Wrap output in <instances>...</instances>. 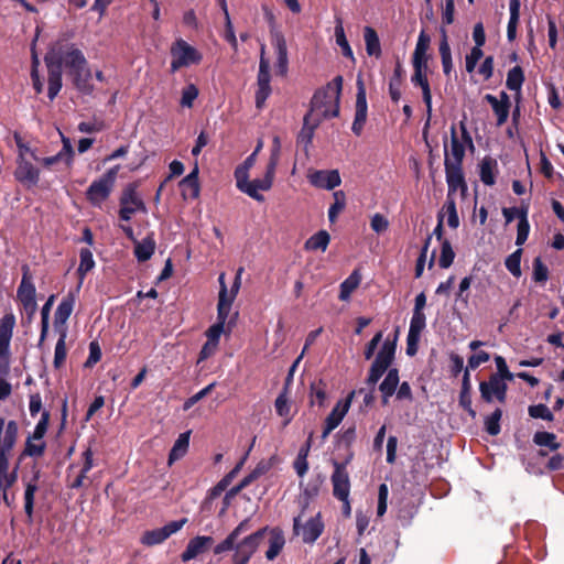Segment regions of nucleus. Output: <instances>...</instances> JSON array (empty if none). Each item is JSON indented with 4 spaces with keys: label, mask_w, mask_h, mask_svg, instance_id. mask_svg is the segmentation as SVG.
Instances as JSON below:
<instances>
[{
    "label": "nucleus",
    "mask_w": 564,
    "mask_h": 564,
    "mask_svg": "<svg viewBox=\"0 0 564 564\" xmlns=\"http://www.w3.org/2000/svg\"><path fill=\"white\" fill-rule=\"evenodd\" d=\"M341 88L343 78L337 76L315 93L311 110L304 118V130L307 129L312 133L323 119L336 117L339 113Z\"/></svg>",
    "instance_id": "obj_1"
},
{
    "label": "nucleus",
    "mask_w": 564,
    "mask_h": 564,
    "mask_svg": "<svg viewBox=\"0 0 564 564\" xmlns=\"http://www.w3.org/2000/svg\"><path fill=\"white\" fill-rule=\"evenodd\" d=\"M250 520L245 519L241 521L229 535L214 549L215 554H220L227 551H234V564H247L253 553L257 551L264 530H259L254 533L241 536L250 530Z\"/></svg>",
    "instance_id": "obj_2"
},
{
    "label": "nucleus",
    "mask_w": 564,
    "mask_h": 564,
    "mask_svg": "<svg viewBox=\"0 0 564 564\" xmlns=\"http://www.w3.org/2000/svg\"><path fill=\"white\" fill-rule=\"evenodd\" d=\"M63 64L69 68V75L75 88L82 95L91 96L96 87L93 72L88 67L84 54L75 46L67 44H63Z\"/></svg>",
    "instance_id": "obj_3"
},
{
    "label": "nucleus",
    "mask_w": 564,
    "mask_h": 564,
    "mask_svg": "<svg viewBox=\"0 0 564 564\" xmlns=\"http://www.w3.org/2000/svg\"><path fill=\"white\" fill-rule=\"evenodd\" d=\"M301 511L293 521L294 534L304 543H314L324 531L321 511L310 506L308 496L300 498Z\"/></svg>",
    "instance_id": "obj_4"
},
{
    "label": "nucleus",
    "mask_w": 564,
    "mask_h": 564,
    "mask_svg": "<svg viewBox=\"0 0 564 564\" xmlns=\"http://www.w3.org/2000/svg\"><path fill=\"white\" fill-rule=\"evenodd\" d=\"M18 434L19 427L15 421L6 423L4 419L0 417V471H11L10 458Z\"/></svg>",
    "instance_id": "obj_5"
},
{
    "label": "nucleus",
    "mask_w": 564,
    "mask_h": 564,
    "mask_svg": "<svg viewBox=\"0 0 564 564\" xmlns=\"http://www.w3.org/2000/svg\"><path fill=\"white\" fill-rule=\"evenodd\" d=\"M170 53L172 72L199 64L203 58L202 54L183 39H177L171 45Z\"/></svg>",
    "instance_id": "obj_6"
},
{
    "label": "nucleus",
    "mask_w": 564,
    "mask_h": 564,
    "mask_svg": "<svg viewBox=\"0 0 564 564\" xmlns=\"http://www.w3.org/2000/svg\"><path fill=\"white\" fill-rule=\"evenodd\" d=\"M119 172V165L108 170L102 176L94 181L87 189L88 200L100 206L110 195Z\"/></svg>",
    "instance_id": "obj_7"
},
{
    "label": "nucleus",
    "mask_w": 564,
    "mask_h": 564,
    "mask_svg": "<svg viewBox=\"0 0 564 564\" xmlns=\"http://www.w3.org/2000/svg\"><path fill=\"white\" fill-rule=\"evenodd\" d=\"M63 57L64 53L62 43L53 45L45 56V62L50 69L48 97L51 99L55 98L62 88L61 64L63 63Z\"/></svg>",
    "instance_id": "obj_8"
},
{
    "label": "nucleus",
    "mask_w": 564,
    "mask_h": 564,
    "mask_svg": "<svg viewBox=\"0 0 564 564\" xmlns=\"http://www.w3.org/2000/svg\"><path fill=\"white\" fill-rule=\"evenodd\" d=\"M275 171L267 166L265 173L262 177L249 180V176L236 181L237 188L256 199L257 202H263L264 196L261 192H267L272 187Z\"/></svg>",
    "instance_id": "obj_9"
},
{
    "label": "nucleus",
    "mask_w": 564,
    "mask_h": 564,
    "mask_svg": "<svg viewBox=\"0 0 564 564\" xmlns=\"http://www.w3.org/2000/svg\"><path fill=\"white\" fill-rule=\"evenodd\" d=\"M140 213H147L145 205L134 186L130 185L124 188L120 198V218L122 220H130L134 215Z\"/></svg>",
    "instance_id": "obj_10"
},
{
    "label": "nucleus",
    "mask_w": 564,
    "mask_h": 564,
    "mask_svg": "<svg viewBox=\"0 0 564 564\" xmlns=\"http://www.w3.org/2000/svg\"><path fill=\"white\" fill-rule=\"evenodd\" d=\"M270 63L269 59L265 57V51L264 46L261 47V55H260V64H259V73L257 78V85L258 89L256 93V106L257 108H262L265 100L271 94V86H270Z\"/></svg>",
    "instance_id": "obj_11"
},
{
    "label": "nucleus",
    "mask_w": 564,
    "mask_h": 564,
    "mask_svg": "<svg viewBox=\"0 0 564 564\" xmlns=\"http://www.w3.org/2000/svg\"><path fill=\"white\" fill-rule=\"evenodd\" d=\"M187 522V519H181L178 521H172L165 524L162 528L145 531L141 536V543L147 546H153L161 544L166 539H169L172 534L178 532L184 524Z\"/></svg>",
    "instance_id": "obj_12"
},
{
    "label": "nucleus",
    "mask_w": 564,
    "mask_h": 564,
    "mask_svg": "<svg viewBox=\"0 0 564 564\" xmlns=\"http://www.w3.org/2000/svg\"><path fill=\"white\" fill-rule=\"evenodd\" d=\"M271 45L276 56L275 68L276 73L281 76H285L288 73L289 58H288V45L284 34L276 30H271Z\"/></svg>",
    "instance_id": "obj_13"
},
{
    "label": "nucleus",
    "mask_w": 564,
    "mask_h": 564,
    "mask_svg": "<svg viewBox=\"0 0 564 564\" xmlns=\"http://www.w3.org/2000/svg\"><path fill=\"white\" fill-rule=\"evenodd\" d=\"M367 109L366 88L362 78L359 76L357 78L356 112L351 126V130L356 135H360L362 132L367 120Z\"/></svg>",
    "instance_id": "obj_14"
},
{
    "label": "nucleus",
    "mask_w": 564,
    "mask_h": 564,
    "mask_svg": "<svg viewBox=\"0 0 564 564\" xmlns=\"http://www.w3.org/2000/svg\"><path fill=\"white\" fill-rule=\"evenodd\" d=\"M14 326L15 317L12 313H7L0 319V364L8 362Z\"/></svg>",
    "instance_id": "obj_15"
},
{
    "label": "nucleus",
    "mask_w": 564,
    "mask_h": 564,
    "mask_svg": "<svg viewBox=\"0 0 564 564\" xmlns=\"http://www.w3.org/2000/svg\"><path fill=\"white\" fill-rule=\"evenodd\" d=\"M481 398L491 402L495 398L503 402L506 400L507 384L500 376L492 375L488 381H484L479 386Z\"/></svg>",
    "instance_id": "obj_16"
},
{
    "label": "nucleus",
    "mask_w": 564,
    "mask_h": 564,
    "mask_svg": "<svg viewBox=\"0 0 564 564\" xmlns=\"http://www.w3.org/2000/svg\"><path fill=\"white\" fill-rule=\"evenodd\" d=\"M485 100L490 104L492 111L497 118V126H502L507 122L510 110V98L505 91H500L499 95L494 96L487 94Z\"/></svg>",
    "instance_id": "obj_17"
},
{
    "label": "nucleus",
    "mask_w": 564,
    "mask_h": 564,
    "mask_svg": "<svg viewBox=\"0 0 564 564\" xmlns=\"http://www.w3.org/2000/svg\"><path fill=\"white\" fill-rule=\"evenodd\" d=\"M351 398L352 393L346 400L338 401L329 415L326 417L325 427L322 434L323 438H326L329 433L340 424L350 408Z\"/></svg>",
    "instance_id": "obj_18"
},
{
    "label": "nucleus",
    "mask_w": 564,
    "mask_h": 564,
    "mask_svg": "<svg viewBox=\"0 0 564 564\" xmlns=\"http://www.w3.org/2000/svg\"><path fill=\"white\" fill-rule=\"evenodd\" d=\"M61 138H62L63 148L56 155L47 156V158H39V160H36V162L40 163L43 167L51 169L52 166H54L55 164H57L59 162H64L67 166H70V164L73 162V158H74L73 145L70 143V140L68 138H66L65 135H63L62 133H61Z\"/></svg>",
    "instance_id": "obj_19"
},
{
    "label": "nucleus",
    "mask_w": 564,
    "mask_h": 564,
    "mask_svg": "<svg viewBox=\"0 0 564 564\" xmlns=\"http://www.w3.org/2000/svg\"><path fill=\"white\" fill-rule=\"evenodd\" d=\"M18 299L30 317L36 311L35 288L26 274L23 275L18 289Z\"/></svg>",
    "instance_id": "obj_20"
},
{
    "label": "nucleus",
    "mask_w": 564,
    "mask_h": 564,
    "mask_svg": "<svg viewBox=\"0 0 564 564\" xmlns=\"http://www.w3.org/2000/svg\"><path fill=\"white\" fill-rule=\"evenodd\" d=\"M307 177L312 185L324 189H333L341 183V178L337 170L315 171L310 173Z\"/></svg>",
    "instance_id": "obj_21"
},
{
    "label": "nucleus",
    "mask_w": 564,
    "mask_h": 564,
    "mask_svg": "<svg viewBox=\"0 0 564 564\" xmlns=\"http://www.w3.org/2000/svg\"><path fill=\"white\" fill-rule=\"evenodd\" d=\"M446 166V182L448 185V198L452 199L451 196L453 193L460 192L464 194L466 192V184L464 181V176L459 166L449 163V159H445Z\"/></svg>",
    "instance_id": "obj_22"
},
{
    "label": "nucleus",
    "mask_w": 564,
    "mask_h": 564,
    "mask_svg": "<svg viewBox=\"0 0 564 564\" xmlns=\"http://www.w3.org/2000/svg\"><path fill=\"white\" fill-rule=\"evenodd\" d=\"M15 177L19 182L34 186L40 180V170L35 167L29 159L18 160Z\"/></svg>",
    "instance_id": "obj_23"
},
{
    "label": "nucleus",
    "mask_w": 564,
    "mask_h": 564,
    "mask_svg": "<svg viewBox=\"0 0 564 564\" xmlns=\"http://www.w3.org/2000/svg\"><path fill=\"white\" fill-rule=\"evenodd\" d=\"M214 540L212 536L198 535L194 539L189 540L186 550L182 554V560L187 562L197 555L205 552L212 544Z\"/></svg>",
    "instance_id": "obj_24"
},
{
    "label": "nucleus",
    "mask_w": 564,
    "mask_h": 564,
    "mask_svg": "<svg viewBox=\"0 0 564 564\" xmlns=\"http://www.w3.org/2000/svg\"><path fill=\"white\" fill-rule=\"evenodd\" d=\"M431 37L424 31H421L417 37V42L414 48L412 63L413 66H424L427 67L429 63V54L427 51L430 48Z\"/></svg>",
    "instance_id": "obj_25"
},
{
    "label": "nucleus",
    "mask_w": 564,
    "mask_h": 564,
    "mask_svg": "<svg viewBox=\"0 0 564 564\" xmlns=\"http://www.w3.org/2000/svg\"><path fill=\"white\" fill-rule=\"evenodd\" d=\"M184 198H196L199 195L198 165L195 163L193 171L180 183Z\"/></svg>",
    "instance_id": "obj_26"
},
{
    "label": "nucleus",
    "mask_w": 564,
    "mask_h": 564,
    "mask_svg": "<svg viewBox=\"0 0 564 564\" xmlns=\"http://www.w3.org/2000/svg\"><path fill=\"white\" fill-rule=\"evenodd\" d=\"M237 294L238 292H234L232 288L230 290L227 286L220 288L217 304L218 319L226 321L228 318Z\"/></svg>",
    "instance_id": "obj_27"
},
{
    "label": "nucleus",
    "mask_w": 564,
    "mask_h": 564,
    "mask_svg": "<svg viewBox=\"0 0 564 564\" xmlns=\"http://www.w3.org/2000/svg\"><path fill=\"white\" fill-rule=\"evenodd\" d=\"M414 67V74L412 76V83L414 85H417L422 88L423 93V99L426 104L427 111L430 112L432 109V95L430 90V85L426 78V70L427 67L424 66H413Z\"/></svg>",
    "instance_id": "obj_28"
},
{
    "label": "nucleus",
    "mask_w": 564,
    "mask_h": 564,
    "mask_svg": "<svg viewBox=\"0 0 564 564\" xmlns=\"http://www.w3.org/2000/svg\"><path fill=\"white\" fill-rule=\"evenodd\" d=\"M333 486H334V495L343 500L347 501L349 496V479L347 473L337 467L333 477H332Z\"/></svg>",
    "instance_id": "obj_29"
},
{
    "label": "nucleus",
    "mask_w": 564,
    "mask_h": 564,
    "mask_svg": "<svg viewBox=\"0 0 564 564\" xmlns=\"http://www.w3.org/2000/svg\"><path fill=\"white\" fill-rule=\"evenodd\" d=\"M40 477V471L36 470L31 480L25 482V491H24V511L28 517V521L31 523L33 520V509H34V497L37 490V480Z\"/></svg>",
    "instance_id": "obj_30"
},
{
    "label": "nucleus",
    "mask_w": 564,
    "mask_h": 564,
    "mask_svg": "<svg viewBox=\"0 0 564 564\" xmlns=\"http://www.w3.org/2000/svg\"><path fill=\"white\" fill-rule=\"evenodd\" d=\"M395 341H397V336L394 337L393 340L387 339L382 344L373 364L380 366V368L382 367L384 369H388V367L391 365V362L394 359Z\"/></svg>",
    "instance_id": "obj_31"
},
{
    "label": "nucleus",
    "mask_w": 564,
    "mask_h": 564,
    "mask_svg": "<svg viewBox=\"0 0 564 564\" xmlns=\"http://www.w3.org/2000/svg\"><path fill=\"white\" fill-rule=\"evenodd\" d=\"M399 384V375L397 369H390L388 371V375L383 379V381L380 384V391L383 395V403H388L389 397H391L398 388Z\"/></svg>",
    "instance_id": "obj_32"
},
{
    "label": "nucleus",
    "mask_w": 564,
    "mask_h": 564,
    "mask_svg": "<svg viewBox=\"0 0 564 564\" xmlns=\"http://www.w3.org/2000/svg\"><path fill=\"white\" fill-rule=\"evenodd\" d=\"M189 435L191 432H184L178 435L177 440L175 441L169 456V463L172 464L173 462L182 458L189 446Z\"/></svg>",
    "instance_id": "obj_33"
},
{
    "label": "nucleus",
    "mask_w": 564,
    "mask_h": 564,
    "mask_svg": "<svg viewBox=\"0 0 564 564\" xmlns=\"http://www.w3.org/2000/svg\"><path fill=\"white\" fill-rule=\"evenodd\" d=\"M361 275L358 270H355L341 284L339 292V300L348 301L352 292L359 286Z\"/></svg>",
    "instance_id": "obj_34"
},
{
    "label": "nucleus",
    "mask_w": 564,
    "mask_h": 564,
    "mask_svg": "<svg viewBox=\"0 0 564 564\" xmlns=\"http://www.w3.org/2000/svg\"><path fill=\"white\" fill-rule=\"evenodd\" d=\"M364 37L368 55L377 57L380 56L381 46L377 32L372 28L366 26L364 30Z\"/></svg>",
    "instance_id": "obj_35"
},
{
    "label": "nucleus",
    "mask_w": 564,
    "mask_h": 564,
    "mask_svg": "<svg viewBox=\"0 0 564 564\" xmlns=\"http://www.w3.org/2000/svg\"><path fill=\"white\" fill-rule=\"evenodd\" d=\"M441 224H446L448 227L455 229L459 225L456 206L453 199H447L440 219Z\"/></svg>",
    "instance_id": "obj_36"
},
{
    "label": "nucleus",
    "mask_w": 564,
    "mask_h": 564,
    "mask_svg": "<svg viewBox=\"0 0 564 564\" xmlns=\"http://www.w3.org/2000/svg\"><path fill=\"white\" fill-rule=\"evenodd\" d=\"M275 410L276 413L284 417V424H289L292 420L291 415V405L290 400L288 395V390L284 388V390L279 394V397L275 400Z\"/></svg>",
    "instance_id": "obj_37"
},
{
    "label": "nucleus",
    "mask_w": 564,
    "mask_h": 564,
    "mask_svg": "<svg viewBox=\"0 0 564 564\" xmlns=\"http://www.w3.org/2000/svg\"><path fill=\"white\" fill-rule=\"evenodd\" d=\"M510 20L508 23V39L513 40L516 37L517 25L520 18V0H510Z\"/></svg>",
    "instance_id": "obj_38"
},
{
    "label": "nucleus",
    "mask_w": 564,
    "mask_h": 564,
    "mask_svg": "<svg viewBox=\"0 0 564 564\" xmlns=\"http://www.w3.org/2000/svg\"><path fill=\"white\" fill-rule=\"evenodd\" d=\"M219 3H220L221 10H223L224 15H225V24H226L225 39L230 43L232 48L235 51H237L238 50V42H237V37H236V34H235V31H234V25H232L231 20H230V15H229V12H228L226 0H219Z\"/></svg>",
    "instance_id": "obj_39"
},
{
    "label": "nucleus",
    "mask_w": 564,
    "mask_h": 564,
    "mask_svg": "<svg viewBox=\"0 0 564 564\" xmlns=\"http://www.w3.org/2000/svg\"><path fill=\"white\" fill-rule=\"evenodd\" d=\"M334 203L329 207L328 218L330 223L337 219V216L344 210L346 206V196L343 191H336L333 193Z\"/></svg>",
    "instance_id": "obj_40"
},
{
    "label": "nucleus",
    "mask_w": 564,
    "mask_h": 564,
    "mask_svg": "<svg viewBox=\"0 0 564 564\" xmlns=\"http://www.w3.org/2000/svg\"><path fill=\"white\" fill-rule=\"evenodd\" d=\"M436 257V250L433 249L431 253H429V249H423L415 265V278H420L423 274L424 267L427 264L429 269H432L434 265Z\"/></svg>",
    "instance_id": "obj_41"
},
{
    "label": "nucleus",
    "mask_w": 564,
    "mask_h": 564,
    "mask_svg": "<svg viewBox=\"0 0 564 564\" xmlns=\"http://www.w3.org/2000/svg\"><path fill=\"white\" fill-rule=\"evenodd\" d=\"M496 177V162L491 159H484L480 164V180L486 185H494Z\"/></svg>",
    "instance_id": "obj_42"
},
{
    "label": "nucleus",
    "mask_w": 564,
    "mask_h": 564,
    "mask_svg": "<svg viewBox=\"0 0 564 564\" xmlns=\"http://www.w3.org/2000/svg\"><path fill=\"white\" fill-rule=\"evenodd\" d=\"M335 39H336L337 45L341 48L343 54L346 57L354 59V53H352V50L347 41L341 21H338L336 24Z\"/></svg>",
    "instance_id": "obj_43"
},
{
    "label": "nucleus",
    "mask_w": 564,
    "mask_h": 564,
    "mask_svg": "<svg viewBox=\"0 0 564 564\" xmlns=\"http://www.w3.org/2000/svg\"><path fill=\"white\" fill-rule=\"evenodd\" d=\"M440 55L442 59V66L445 75H449L453 70V59L451 47L446 36H444L440 43Z\"/></svg>",
    "instance_id": "obj_44"
},
{
    "label": "nucleus",
    "mask_w": 564,
    "mask_h": 564,
    "mask_svg": "<svg viewBox=\"0 0 564 564\" xmlns=\"http://www.w3.org/2000/svg\"><path fill=\"white\" fill-rule=\"evenodd\" d=\"M524 80L521 67L516 66L508 72L506 85L510 90L520 91Z\"/></svg>",
    "instance_id": "obj_45"
},
{
    "label": "nucleus",
    "mask_w": 564,
    "mask_h": 564,
    "mask_svg": "<svg viewBox=\"0 0 564 564\" xmlns=\"http://www.w3.org/2000/svg\"><path fill=\"white\" fill-rule=\"evenodd\" d=\"M284 545V536L281 532L272 531L271 538H270V545L265 553V556L268 560H273L276 557V555L280 553Z\"/></svg>",
    "instance_id": "obj_46"
},
{
    "label": "nucleus",
    "mask_w": 564,
    "mask_h": 564,
    "mask_svg": "<svg viewBox=\"0 0 564 564\" xmlns=\"http://www.w3.org/2000/svg\"><path fill=\"white\" fill-rule=\"evenodd\" d=\"M464 156V148L459 143L458 139L456 138L455 133L453 132L452 139H451V151L449 153H446V159H449L451 164H455L459 166V163Z\"/></svg>",
    "instance_id": "obj_47"
},
{
    "label": "nucleus",
    "mask_w": 564,
    "mask_h": 564,
    "mask_svg": "<svg viewBox=\"0 0 564 564\" xmlns=\"http://www.w3.org/2000/svg\"><path fill=\"white\" fill-rule=\"evenodd\" d=\"M198 88L194 84H187L182 89L180 104L184 108H192L195 99L198 97Z\"/></svg>",
    "instance_id": "obj_48"
},
{
    "label": "nucleus",
    "mask_w": 564,
    "mask_h": 564,
    "mask_svg": "<svg viewBox=\"0 0 564 564\" xmlns=\"http://www.w3.org/2000/svg\"><path fill=\"white\" fill-rule=\"evenodd\" d=\"M95 267V261L89 249H83L80 252V263L78 267V274L80 276V282L84 276Z\"/></svg>",
    "instance_id": "obj_49"
},
{
    "label": "nucleus",
    "mask_w": 564,
    "mask_h": 564,
    "mask_svg": "<svg viewBox=\"0 0 564 564\" xmlns=\"http://www.w3.org/2000/svg\"><path fill=\"white\" fill-rule=\"evenodd\" d=\"M44 448L45 444L42 438H35V436H30L25 443L23 454L26 456H40L43 454Z\"/></svg>",
    "instance_id": "obj_50"
},
{
    "label": "nucleus",
    "mask_w": 564,
    "mask_h": 564,
    "mask_svg": "<svg viewBox=\"0 0 564 564\" xmlns=\"http://www.w3.org/2000/svg\"><path fill=\"white\" fill-rule=\"evenodd\" d=\"M425 325L424 313H413L408 334H410L412 338L421 337V333L425 328Z\"/></svg>",
    "instance_id": "obj_51"
},
{
    "label": "nucleus",
    "mask_w": 564,
    "mask_h": 564,
    "mask_svg": "<svg viewBox=\"0 0 564 564\" xmlns=\"http://www.w3.org/2000/svg\"><path fill=\"white\" fill-rule=\"evenodd\" d=\"M506 267L513 276L521 275V249H517L506 259Z\"/></svg>",
    "instance_id": "obj_52"
},
{
    "label": "nucleus",
    "mask_w": 564,
    "mask_h": 564,
    "mask_svg": "<svg viewBox=\"0 0 564 564\" xmlns=\"http://www.w3.org/2000/svg\"><path fill=\"white\" fill-rule=\"evenodd\" d=\"M84 465L80 471V475L73 482V487H80L83 485L84 479L86 478V474L93 468V452L90 448L84 452Z\"/></svg>",
    "instance_id": "obj_53"
},
{
    "label": "nucleus",
    "mask_w": 564,
    "mask_h": 564,
    "mask_svg": "<svg viewBox=\"0 0 564 564\" xmlns=\"http://www.w3.org/2000/svg\"><path fill=\"white\" fill-rule=\"evenodd\" d=\"M534 442L539 446H545L550 449H556L558 447L555 435L547 432H538L534 435Z\"/></svg>",
    "instance_id": "obj_54"
},
{
    "label": "nucleus",
    "mask_w": 564,
    "mask_h": 564,
    "mask_svg": "<svg viewBox=\"0 0 564 564\" xmlns=\"http://www.w3.org/2000/svg\"><path fill=\"white\" fill-rule=\"evenodd\" d=\"M257 161L256 153H251L240 165H238L235 170V178L236 181L241 180L243 177L249 176L250 169L254 165Z\"/></svg>",
    "instance_id": "obj_55"
},
{
    "label": "nucleus",
    "mask_w": 564,
    "mask_h": 564,
    "mask_svg": "<svg viewBox=\"0 0 564 564\" xmlns=\"http://www.w3.org/2000/svg\"><path fill=\"white\" fill-rule=\"evenodd\" d=\"M502 412L500 409H497L490 416H488L485 421L486 431L490 435H497L500 432L499 421L501 419Z\"/></svg>",
    "instance_id": "obj_56"
},
{
    "label": "nucleus",
    "mask_w": 564,
    "mask_h": 564,
    "mask_svg": "<svg viewBox=\"0 0 564 564\" xmlns=\"http://www.w3.org/2000/svg\"><path fill=\"white\" fill-rule=\"evenodd\" d=\"M370 227L376 234L386 232L389 228V220L384 215L376 213L371 216Z\"/></svg>",
    "instance_id": "obj_57"
},
{
    "label": "nucleus",
    "mask_w": 564,
    "mask_h": 564,
    "mask_svg": "<svg viewBox=\"0 0 564 564\" xmlns=\"http://www.w3.org/2000/svg\"><path fill=\"white\" fill-rule=\"evenodd\" d=\"M14 140H15L17 147L19 149V159L18 160L29 159V158L33 159L34 161L39 160V156L36 155L35 151L32 150L26 143H24L18 133L14 134Z\"/></svg>",
    "instance_id": "obj_58"
},
{
    "label": "nucleus",
    "mask_w": 564,
    "mask_h": 564,
    "mask_svg": "<svg viewBox=\"0 0 564 564\" xmlns=\"http://www.w3.org/2000/svg\"><path fill=\"white\" fill-rule=\"evenodd\" d=\"M215 386H216V383L213 382V383L208 384L207 387H205L204 389H202L200 391H198L197 393H195L194 395H192L191 398H188L183 404L184 411L189 410L194 404H196L198 401H200L207 394H209L213 391V389L215 388Z\"/></svg>",
    "instance_id": "obj_59"
},
{
    "label": "nucleus",
    "mask_w": 564,
    "mask_h": 564,
    "mask_svg": "<svg viewBox=\"0 0 564 564\" xmlns=\"http://www.w3.org/2000/svg\"><path fill=\"white\" fill-rule=\"evenodd\" d=\"M326 400V391L322 383H313L311 387V403L323 406Z\"/></svg>",
    "instance_id": "obj_60"
},
{
    "label": "nucleus",
    "mask_w": 564,
    "mask_h": 564,
    "mask_svg": "<svg viewBox=\"0 0 564 564\" xmlns=\"http://www.w3.org/2000/svg\"><path fill=\"white\" fill-rule=\"evenodd\" d=\"M529 414L533 419H542L546 421L553 420V414L550 409L544 404L531 405L529 408Z\"/></svg>",
    "instance_id": "obj_61"
},
{
    "label": "nucleus",
    "mask_w": 564,
    "mask_h": 564,
    "mask_svg": "<svg viewBox=\"0 0 564 564\" xmlns=\"http://www.w3.org/2000/svg\"><path fill=\"white\" fill-rule=\"evenodd\" d=\"M529 231H530V225L528 221V217H527V215H522V219L519 220V224H518V232H517V239H516L517 246H522L527 241Z\"/></svg>",
    "instance_id": "obj_62"
},
{
    "label": "nucleus",
    "mask_w": 564,
    "mask_h": 564,
    "mask_svg": "<svg viewBox=\"0 0 564 564\" xmlns=\"http://www.w3.org/2000/svg\"><path fill=\"white\" fill-rule=\"evenodd\" d=\"M310 444L300 451V454L294 463V468L300 477H303L308 469L306 456L308 453Z\"/></svg>",
    "instance_id": "obj_63"
},
{
    "label": "nucleus",
    "mask_w": 564,
    "mask_h": 564,
    "mask_svg": "<svg viewBox=\"0 0 564 564\" xmlns=\"http://www.w3.org/2000/svg\"><path fill=\"white\" fill-rule=\"evenodd\" d=\"M18 479V468L11 471H0V490L10 489Z\"/></svg>",
    "instance_id": "obj_64"
}]
</instances>
